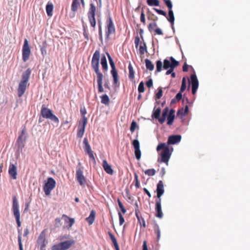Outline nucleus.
<instances>
[{
	"label": "nucleus",
	"instance_id": "f257e3e1",
	"mask_svg": "<svg viewBox=\"0 0 250 250\" xmlns=\"http://www.w3.org/2000/svg\"><path fill=\"white\" fill-rule=\"evenodd\" d=\"M179 65V62L176 61L173 57H170L169 60L167 59H165L164 60L163 64L160 60H158L156 62V70L155 73L161 72L162 68L164 69H168L172 67L175 68Z\"/></svg>",
	"mask_w": 250,
	"mask_h": 250
},
{
	"label": "nucleus",
	"instance_id": "f03ea898",
	"mask_svg": "<svg viewBox=\"0 0 250 250\" xmlns=\"http://www.w3.org/2000/svg\"><path fill=\"white\" fill-rule=\"evenodd\" d=\"M31 73V71L29 68L22 73L21 80L18 88V94L19 97H21L26 90Z\"/></svg>",
	"mask_w": 250,
	"mask_h": 250
},
{
	"label": "nucleus",
	"instance_id": "7ed1b4c3",
	"mask_svg": "<svg viewBox=\"0 0 250 250\" xmlns=\"http://www.w3.org/2000/svg\"><path fill=\"white\" fill-rule=\"evenodd\" d=\"M156 149L157 151L163 149L162 153L160 154L161 160H158V162L165 163L167 165H168V161L171 155V152L169 146L165 143H160L157 146Z\"/></svg>",
	"mask_w": 250,
	"mask_h": 250
},
{
	"label": "nucleus",
	"instance_id": "20e7f679",
	"mask_svg": "<svg viewBox=\"0 0 250 250\" xmlns=\"http://www.w3.org/2000/svg\"><path fill=\"white\" fill-rule=\"evenodd\" d=\"M41 114L43 118L50 119L57 124L59 122L58 118L53 113L51 109L46 107L44 105H42Z\"/></svg>",
	"mask_w": 250,
	"mask_h": 250
},
{
	"label": "nucleus",
	"instance_id": "39448f33",
	"mask_svg": "<svg viewBox=\"0 0 250 250\" xmlns=\"http://www.w3.org/2000/svg\"><path fill=\"white\" fill-rule=\"evenodd\" d=\"M12 199V210L13 212L14 216L16 219L18 228H19L21 226V222L20 221L21 215L19 210V204L17 198L15 196L13 197Z\"/></svg>",
	"mask_w": 250,
	"mask_h": 250
},
{
	"label": "nucleus",
	"instance_id": "423d86ee",
	"mask_svg": "<svg viewBox=\"0 0 250 250\" xmlns=\"http://www.w3.org/2000/svg\"><path fill=\"white\" fill-rule=\"evenodd\" d=\"M100 53L99 50H96L94 52L91 61V66L94 69L97 76H102L103 74L99 70V60Z\"/></svg>",
	"mask_w": 250,
	"mask_h": 250
},
{
	"label": "nucleus",
	"instance_id": "0eeeda50",
	"mask_svg": "<svg viewBox=\"0 0 250 250\" xmlns=\"http://www.w3.org/2000/svg\"><path fill=\"white\" fill-rule=\"evenodd\" d=\"M75 243V242L73 240L62 242L54 245L52 248V250H66L69 249Z\"/></svg>",
	"mask_w": 250,
	"mask_h": 250
},
{
	"label": "nucleus",
	"instance_id": "6e6552de",
	"mask_svg": "<svg viewBox=\"0 0 250 250\" xmlns=\"http://www.w3.org/2000/svg\"><path fill=\"white\" fill-rule=\"evenodd\" d=\"M56 181L52 177L47 178V182L45 183L43 186V191L46 195H49L51 191L55 188L56 186Z\"/></svg>",
	"mask_w": 250,
	"mask_h": 250
},
{
	"label": "nucleus",
	"instance_id": "1a4fd4ad",
	"mask_svg": "<svg viewBox=\"0 0 250 250\" xmlns=\"http://www.w3.org/2000/svg\"><path fill=\"white\" fill-rule=\"evenodd\" d=\"M96 7L93 3L90 4V8L87 13L88 18L92 27H95L96 25L95 13Z\"/></svg>",
	"mask_w": 250,
	"mask_h": 250
},
{
	"label": "nucleus",
	"instance_id": "9d476101",
	"mask_svg": "<svg viewBox=\"0 0 250 250\" xmlns=\"http://www.w3.org/2000/svg\"><path fill=\"white\" fill-rule=\"evenodd\" d=\"M31 53V50L29 46L28 42L27 39L24 41V43L22 46V55L23 62H26L29 58Z\"/></svg>",
	"mask_w": 250,
	"mask_h": 250
},
{
	"label": "nucleus",
	"instance_id": "9b49d317",
	"mask_svg": "<svg viewBox=\"0 0 250 250\" xmlns=\"http://www.w3.org/2000/svg\"><path fill=\"white\" fill-rule=\"evenodd\" d=\"M26 131L23 129L20 136H19L17 141V144L19 149H21L24 147V144L26 140V136L25 135Z\"/></svg>",
	"mask_w": 250,
	"mask_h": 250
},
{
	"label": "nucleus",
	"instance_id": "f8f14e48",
	"mask_svg": "<svg viewBox=\"0 0 250 250\" xmlns=\"http://www.w3.org/2000/svg\"><path fill=\"white\" fill-rule=\"evenodd\" d=\"M107 22V30L106 31L105 34L106 38H108L110 35L115 33V28L111 17L109 16L108 17Z\"/></svg>",
	"mask_w": 250,
	"mask_h": 250
},
{
	"label": "nucleus",
	"instance_id": "ddd939ff",
	"mask_svg": "<svg viewBox=\"0 0 250 250\" xmlns=\"http://www.w3.org/2000/svg\"><path fill=\"white\" fill-rule=\"evenodd\" d=\"M76 178L81 186H83L86 183V180L83 175V171L80 167L77 168L76 169Z\"/></svg>",
	"mask_w": 250,
	"mask_h": 250
},
{
	"label": "nucleus",
	"instance_id": "4468645a",
	"mask_svg": "<svg viewBox=\"0 0 250 250\" xmlns=\"http://www.w3.org/2000/svg\"><path fill=\"white\" fill-rule=\"evenodd\" d=\"M87 123V119L86 117H84L82 120V125L79 126L78 129L77 136L78 137L82 138L83 136Z\"/></svg>",
	"mask_w": 250,
	"mask_h": 250
},
{
	"label": "nucleus",
	"instance_id": "2eb2a0df",
	"mask_svg": "<svg viewBox=\"0 0 250 250\" xmlns=\"http://www.w3.org/2000/svg\"><path fill=\"white\" fill-rule=\"evenodd\" d=\"M155 216L159 218L163 217V213L162 211L161 199H157L155 203Z\"/></svg>",
	"mask_w": 250,
	"mask_h": 250
},
{
	"label": "nucleus",
	"instance_id": "dca6fc26",
	"mask_svg": "<svg viewBox=\"0 0 250 250\" xmlns=\"http://www.w3.org/2000/svg\"><path fill=\"white\" fill-rule=\"evenodd\" d=\"M8 173L10 176L14 180L17 179V167L15 164L10 163L8 168Z\"/></svg>",
	"mask_w": 250,
	"mask_h": 250
},
{
	"label": "nucleus",
	"instance_id": "f3484780",
	"mask_svg": "<svg viewBox=\"0 0 250 250\" xmlns=\"http://www.w3.org/2000/svg\"><path fill=\"white\" fill-rule=\"evenodd\" d=\"M182 137L180 135H172L169 136L167 140L168 145H174L179 143Z\"/></svg>",
	"mask_w": 250,
	"mask_h": 250
},
{
	"label": "nucleus",
	"instance_id": "a211bd4d",
	"mask_svg": "<svg viewBox=\"0 0 250 250\" xmlns=\"http://www.w3.org/2000/svg\"><path fill=\"white\" fill-rule=\"evenodd\" d=\"M165 191L164 184L162 181H159L157 185L156 192L157 199H161V197Z\"/></svg>",
	"mask_w": 250,
	"mask_h": 250
},
{
	"label": "nucleus",
	"instance_id": "6ab92c4d",
	"mask_svg": "<svg viewBox=\"0 0 250 250\" xmlns=\"http://www.w3.org/2000/svg\"><path fill=\"white\" fill-rule=\"evenodd\" d=\"M37 244L39 246L45 247L47 244V241L45 239V234L44 231L41 232L40 234L38 240Z\"/></svg>",
	"mask_w": 250,
	"mask_h": 250
},
{
	"label": "nucleus",
	"instance_id": "aec40b11",
	"mask_svg": "<svg viewBox=\"0 0 250 250\" xmlns=\"http://www.w3.org/2000/svg\"><path fill=\"white\" fill-rule=\"evenodd\" d=\"M103 167L104 171L108 174L112 175L113 174V170L111 168V166L108 164L106 160H104L103 162Z\"/></svg>",
	"mask_w": 250,
	"mask_h": 250
},
{
	"label": "nucleus",
	"instance_id": "412c9836",
	"mask_svg": "<svg viewBox=\"0 0 250 250\" xmlns=\"http://www.w3.org/2000/svg\"><path fill=\"white\" fill-rule=\"evenodd\" d=\"M103 75L97 76V83H98V92L99 93H102L104 92V89L103 87Z\"/></svg>",
	"mask_w": 250,
	"mask_h": 250
},
{
	"label": "nucleus",
	"instance_id": "4be33fe9",
	"mask_svg": "<svg viewBox=\"0 0 250 250\" xmlns=\"http://www.w3.org/2000/svg\"><path fill=\"white\" fill-rule=\"evenodd\" d=\"M95 211L94 210H92L90 212L89 216L86 218V220L88 222L89 225L93 224L95 220Z\"/></svg>",
	"mask_w": 250,
	"mask_h": 250
},
{
	"label": "nucleus",
	"instance_id": "5701e85b",
	"mask_svg": "<svg viewBox=\"0 0 250 250\" xmlns=\"http://www.w3.org/2000/svg\"><path fill=\"white\" fill-rule=\"evenodd\" d=\"M53 4L51 2H48L46 6V13L49 17H51L53 15Z\"/></svg>",
	"mask_w": 250,
	"mask_h": 250
},
{
	"label": "nucleus",
	"instance_id": "b1692460",
	"mask_svg": "<svg viewBox=\"0 0 250 250\" xmlns=\"http://www.w3.org/2000/svg\"><path fill=\"white\" fill-rule=\"evenodd\" d=\"M84 149L85 151L88 154L89 157L92 159L94 161L95 159L93 153V151L91 150L90 145L84 146Z\"/></svg>",
	"mask_w": 250,
	"mask_h": 250
},
{
	"label": "nucleus",
	"instance_id": "393cba45",
	"mask_svg": "<svg viewBox=\"0 0 250 250\" xmlns=\"http://www.w3.org/2000/svg\"><path fill=\"white\" fill-rule=\"evenodd\" d=\"M62 217L66 218L65 221L66 223H68V225L67 226L68 229L70 228L74 224L75 220L74 218H69L64 214L62 215Z\"/></svg>",
	"mask_w": 250,
	"mask_h": 250
},
{
	"label": "nucleus",
	"instance_id": "a878e982",
	"mask_svg": "<svg viewBox=\"0 0 250 250\" xmlns=\"http://www.w3.org/2000/svg\"><path fill=\"white\" fill-rule=\"evenodd\" d=\"M168 17H167V20L170 22L171 24H174L175 18L173 11L172 9H168Z\"/></svg>",
	"mask_w": 250,
	"mask_h": 250
},
{
	"label": "nucleus",
	"instance_id": "bb28decb",
	"mask_svg": "<svg viewBox=\"0 0 250 250\" xmlns=\"http://www.w3.org/2000/svg\"><path fill=\"white\" fill-rule=\"evenodd\" d=\"M191 83L192 86H199V83L196 77V75L195 74H193L191 75L190 76Z\"/></svg>",
	"mask_w": 250,
	"mask_h": 250
},
{
	"label": "nucleus",
	"instance_id": "cd10ccee",
	"mask_svg": "<svg viewBox=\"0 0 250 250\" xmlns=\"http://www.w3.org/2000/svg\"><path fill=\"white\" fill-rule=\"evenodd\" d=\"M101 63L104 70L107 71L108 69V65L107 60L105 56L103 55L101 60Z\"/></svg>",
	"mask_w": 250,
	"mask_h": 250
},
{
	"label": "nucleus",
	"instance_id": "c85d7f7f",
	"mask_svg": "<svg viewBox=\"0 0 250 250\" xmlns=\"http://www.w3.org/2000/svg\"><path fill=\"white\" fill-rule=\"evenodd\" d=\"M161 112V109L160 107L156 108V106L154 107L152 116L154 118H159V117L160 116V114Z\"/></svg>",
	"mask_w": 250,
	"mask_h": 250
},
{
	"label": "nucleus",
	"instance_id": "c756f323",
	"mask_svg": "<svg viewBox=\"0 0 250 250\" xmlns=\"http://www.w3.org/2000/svg\"><path fill=\"white\" fill-rule=\"evenodd\" d=\"M111 74L113 78L114 84H117L119 82L118 76L116 69H113L111 70Z\"/></svg>",
	"mask_w": 250,
	"mask_h": 250
},
{
	"label": "nucleus",
	"instance_id": "7c9ffc66",
	"mask_svg": "<svg viewBox=\"0 0 250 250\" xmlns=\"http://www.w3.org/2000/svg\"><path fill=\"white\" fill-rule=\"evenodd\" d=\"M101 103L105 105H108L109 104L110 100L107 95L104 94L101 97Z\"/></svg>",
	"mask_w": 250,
	"mask_h": 250
},
{
	"label": "nucleus",
	"instance_id": "2f4dec72",
	"mask_svg": "<svg viewBox=\"0 0 250 250\" xmlns=\"http://www.w3.org/2000/svg\"><path fill=\"white\" fill-rule=\"evenodd\" d=\"M145 63L146 66L148 70L150 71H152L154 69V66L149 60L146 59L145 60Z\"/></svg>",
	"mask_w": 250,
	"mask_h": 250
},
{
	"label": "nucleus",
	"instance_id": "473e14b6",
	"mask_svg": "<svg viewBox=\"0 0 250 250\" xmlns=\"http://www.w3.org/2000/svg\"><path fill=\"white\" fill-rule=\"evenodd\" d=\"M128 70H129L128 77H129V79L133 80L134 78V71L133 70V66L130 62L129 63V65H128Z\"/></svg>",
	"mask_w": 250,
	"mask_h": 250
},
{
	"label": "nucleus",
	"instance_id": "72a5a7b5",
	"mask_svg": "<svg viewBox=\"0 0 250 250\" xmlns=\"http://www.w3.org/2000/svg\"><path fill=\"white\" fill-rule=\"evenodd\" d=\"M18 243L19 246V249L20 250H23V247H22V244L21 243V231L20 229L19 228L18 229Z\"/></svg>",
	"mask_w": 250,
	"mask_h": 250
},
{
	"label": "nucleus",
	"instance_id": "f704fd0d",
	"mask_svg": "<svg viewBox=\"0 0 250 250\" xmlns=\"http://www.w3.org/2000/svg\"><path fill=\"white\" fill-rule=\"evenodd\" d=\"M147 4L151 6H158L160 5L159 0H146Z\"/></svg>",
	"mask_w": 250,
	"mask_h": 250
},
{
	"label": "nucleus",
	"instance_id": "c9c22d12",
	"mask_svg": "<svg viewBox=\"0 0 250 250\" xmlns=\"http://www.w3.org/2000/svg\"><path fill=\"white\" fill-rule=\"evenodd\" d=\"M79 5V0H73L71 5L72 11L74 12L76 11Z\"/></svg>",
	"mask_w": 250,
	"mask_h": 250
},
{
	"label": "nucleus",
	"instance_id": "e433bc0d",
	"mask_svg": "<svg viewBox=\"0 0 250 250\" xmlns=\"http://www.w3.org/2000/svg\"><path fill=\"white\" fill-rule=\"evenodd\" d=\"M147 52V47L145 42H143V45H141L139 47V53L141 55H143Z\"/></svg>",
	"mask_w": 250,
	"mask_h": 250
},
{
	"label": "nucleus",
	"instance_id": "4c0bfd02",
	"mask_svg": "<svg viewBox=\"0 0 250 250\" xmlns=\"http://www.w3.org/2000/svg\"><path fill=\"white\" fill-rule=\"evenodd\" d=\"M106 54L107 56V57H108V59L109 60V64L111 67V69H115L116 68L115 65L114 61H113V59H112L111 57L110 56V55H109V54L108 52H106Z\"/></svg>",
	"mask_w": 250,
	"mask_h": 250
},
{
	"label": "nucleus",
	"instance_id": "58836bf2",
	"mask_svg": "<svg viewBox=\"0 0 250 250\" xmlns=\"http://www.w3.org/2000/svg\"><path fill=\"white\" fill-rule=\"evenodd\" d=\"M157 27V24L156 22H152L149 24L148 26V30L150 32H152L155 30V28Z\"/></svg>",
	"mask_w": 250,
	"mask_h": 250
},
{
	"label": "nucleus",
	"instance_id": "ea45409f",
	"mask_svg": "<svg viewBox=\"0 0 250 250\" xmlns=\"http://www.w3.org/2000/svg\"><path fill=\"white\" fill-rule=\"evenodd\" d=\"M98 26H99V39L101 41L103 40V35L102 30V23L101 20H98Z\"/></svg>",
	"mask_w": 250,
	"mask_h": 250
},
{
	"label": "nucleus",
	"instance_id": "a19ab883",
	"mask_svg": "<svg viewBox=\"0 0 250 250\" xmlns=\"http://www.w3.org/2000/svg\"><path fill=\"white\" fill-rule=\"evenodd\" d=\"M175 118V115L169 114L167 117V124L171 125L172 124Z\"/></svg>",
	"mask_w": 250,
	"mask_h": 250
},
{
	"label": "nucleus",
	"instance_id": "79ce46f5",
	"mask_svg": "<svg viewBox=\"0 0 250 250\" xmlns=\"http://www.w3.org/2000/svg\"><path fill=\"white\" fill-rule=\"evenodd\" d=\"M145 173L148 176H153L156 173V171L154 168L148 169L145 171Z\"/></svg>",
	"mask_w": 250,
	"mask_h": 250
},
{
	"label": "nucleus",
	"instance_id": "37998d69",
	"mask_svg": "<svg viewBox=\"0 0 250 250\" xmlns=\"http://www.w3.org/2000/svg\"><path fill=\"white\" fill-rule=\"evenodd\" d=\"M186 88V80L185 78H183L182 79V85L180 88V90L181 92H184Z\"/></svg>",
	"mask_w": 250,
	"mask_h": 250
},
{
	"label": "nucleus",
	"instance_id": "c03bdc74",
	"mask_svg": "<svg viewBox=\"0 0 250 250\" xmlns=\"http://www.w3.org/2000/svg\"><path fill=\"white\" fill-rule=\"evenodd\" d=\"M138 90L140 93H143L145 91L144 83L143 81L140 82L139 84Z\"/></svg>",
	"mask_w": 250,
	"mask_h": 250
},
{
	"label": "nucleus",
	"instance_id": "a18cd8bd",
	"mask_svg": "<svg viewBox=\"0 0 250 250\" xmlns=\"http://www.w3.org/2000/svg\"><path fill=\"white\" fill-rule=\"evenodd\" d=\"M111 240L113 243L115 249L116 250H120L119 247L118 246V243L117 242L116 239L115 237H111Z\"/></svg>",
	"mask_w": 250,
	"mask_h": 250
},
{
	"label": "nucleus",
	"instance_id": "49530a36",
	"mask_svg": "<svg viewBox=\"0 0 250 250\" xmlns=\"http://www.w3.org/2000/svg\"><path fill=\"white\" fill-rule=\"evenodd\" d=\"M132 145L134 147V149H137L140 148V143L138 140H134L132 142Z\"/></svg>",
	"mask_w": 250,
	"mask_h": 250
},
{
	"label": "nucleus",
	"instance_id": "de8ad7c7",
	"mask_svg": "<svg viewBox=\"0 0 250 250\" xmlns=\"http://www.w3.org/2000/svg\"><path fill=\"white\" fill-rule=\"evenodd\" d=\"M164 2L168 9H171L172 8L173 5L171 0H165Z\"/></svg>",
	"mask_w": 250,
	"mask_h": 250
},
{
	"label": "nucleus",
	"instance_id": "09e8293b",
	"mask_svg": "<svg viewBox=\"0 0 250 250\" xmlns=\"http://www.w3.org/2000/svg\"><path fill=\"white\" fill-rule=\"evenodd\" d=\"M137 126V125L136 122L134 121H133L132 122V123L131 124V125H130V131L131 132H133L135 131Z\"/></svg>",
	"mask_w": 250,
	"mask_h": 250
},
{
	"label": "nucleus",
	"instance_id": "8fccbe9b",
	"mask_svg": "<svg viewBox=\"0 0 250 250\" xmlns=\"http://www.w3.org/2000/svg\"><path fill=\"white\" fill-rule=\"evenodd\" d=\"M117 201H118V203L119 208H120L122 212L123 213H125L126 212V210L125 208V207H124L123 204L122 203V202L119 199H118Z\"/></svg>",
	"mask_w": 250,
	"mask_h": 250
},
{
	"label": "nucleus",
	"instance_id": "3c124183",
	"mask_svg": "<svg viewBox=\"0 0 250 250\" xmlns=\"http://www.w3.org/2000/svg\"><path fill=\"white\" fill-rule=\"evenodd\" d=\"M135 155L137 160H140L141 157V152L140 149H135Z\"/></svg>",
	"mask_w": 250,
	"mask_h": 250
},
{
	"label": "nucleus",
	"instance_id": "603ef678",
	"mask_svg": "<svg viewBox=\"0 0 250 250\" xmlns=\"http://www.w3.org/2000/svg\"><path fill=\"white\" fill-rule=\"evenodd\" d=\"M153 9L158 14L167 17V13L164 11L154 8Z\"/></svg>",
	"mask_w": 250,
	"mask_h": 250
},
{
	"label": "nucleus",
	"instance_id": "864d4df0",
	"mask_svg": "<svg viewBox=\"0 0 250 250\" xmlns=\"http://www.w3.org/2000/svg\"><path fill=\"white\" fill-rule=\"evenodd\" d=\"M169 109L167 107L165 108L162 112V117L166 118L168 116Z\"/></svg>",
	"mask_w": 250,
	"mask_h": 250
},
{
	"label": "nucleus",
	"instance_id": "5fc2aeb1",
	"mask_svg": "<svg viewBox=\"0 0 250 250\" xmlns=\"http://www.w3.org/2000/svg\"><path fill=\"white\" fill-rule=\"evenodd\" d=\"M163 95V91L161 87L158 88V91L156 94V98L158 99H159L161 98Z\"/></svg>",
	"mask_w": 250,
	"mask_h": 250
},
{
	"label": "nucleus",
	"instance_id": "6e6d98bb",
	"mask_svg": "<svg viewBox=\"0 0 250 250\" xmlns=\"http://www.w3.org/2000/svg\"><path fill=\"white\" fill-rule=\"evenodd\" d=\"M118 215L119 217V224L121 226L125 222V219L120 212H118Z\"/></svg>",
	"mask_w": 250,
	"mask_h": 250
},
{
	"label": "nucleus",
	"instance_id": "4d7b16f0",
	"mask_svg": "<svg viewBox=\"0 0 250 250\" xmlns=\"http://www.w3.org/2000/svg\"><path fill=\"white\" fill-rule=\"evenodd\" d=\"M135 180V187L136 188H139L140 187V183L138 180V176L136 173H135L134 175Z\"/></svg>",
	"mask_w": 250,
	"mask_h": 250
},
{
	"label": "nucleus",
	"instance_id": "13d9d810",
	"mask_svg": "<svg viewBox=\"0 0 250 250\" xmlns=\"http://www.w3.org/2000/svg\"><path fill=\"white\" fill-rule=\"evenodd\" d=\"M135 215H136V216L137 218V220L138 221V222H139L140 224L141 225H142V222H141V220H142V218H143V217H142L139 214V213L137 211V210L136 209H135Z\"/></svg>",
	"mask_w": 250,
	"mask_h": 250
},
{
	"label": "nucleus",
	"instance_id": "bf43d9fd",
	"mask_svg": "<svg viewBox=\"0 0 250 250\" xmlns=\"http://www.w3.org/2000/svg\"><path fill=\"white\" fill-rule=\"evenodd\" d=\"M183 92H181L180 91L176 95L175 99L177 100V101H180L182 98V93Z\"/></svg>",
	"mask_w": 250,
	"mask_h": 250
},
{
	"label": "nucleus",
	"instance_id": "052dcab7",
	"mask_svg": "<svg viewBox=\"0 0 250 250\" xmlns=\"http://www.w3.org/2000/svg\"><path fill=\"white\" fill-rule=\"evenodd\" d=\"M140 42V37L138 36H136L135 38V41H134V43H135L136 48H137L138 47Z\"/></svg>",
	"mask_w": 250,
	"mask_h": 250
},
{
	"label": "nucleus",
	"instance_id": "680f3d73",
	"mask_svg": "<svg viewBox=\"0 0 250 250\" xmlns=\"http://www.w3.org/2000/svg\"><path fill=\"white\" fill-rule=\"evenodd\" d=\"M140 21L143 23H145V22H146L145 15L143 11H142L141 14Z\"/></svg>",
	"mask_w": 250,
	"mask_h": 250
},
{
	"label": "nucleus",
	"instance_id": "e2e57ef3",
	"mask_svg": "<svg viewBox=\"0 0 250 250\" xmlns=\"http://www.w3.org/2000/svg\"><path fill=\"white\" fill-rule=\"evenodd\" d=\"M146 85L148 87L150 88L153 85V81L151 79H149L146 82Z\"/></svg>",
	"mask_w": 250,
	"mask_h": 250
},
{
	"label": "nucleus",
	"instance_id": "0e129e2a",
	"mask_svg": "<svg viewBox=\"0 0 250 250\" xmlns=\"http://www.w3.org/2000/svg\"><path fill=\"white\" fill-rule=\"evenodd\" d=\"M61 219L60 218H57L55 219V225L56 227H59L61 226Z\"/></svg>",
	"mask_w": 250,
	"mask_h": 250
},
{
	"label": "nucleus",
	"instance_id": "69168bd1",
	"mask_svg": "<svg viewBox=\"0 0 250 250\" xmlns=\"http://www.w3.org/2000/svg\"><path fill=\"white\" fill-rule=\"evenodd\" d=\"M80 112H81L82 115L83 116V118L84 117H85V115L86 114V110L85 107L81 108Z\"/></svg>",
	"mask_w": 250,
	"mask_h": 250
},
{
	"label": "nucleus",
	"instance_id": "338daca9",
	"mask_svg": "<svg viewBox=\"0 0 250 250\" xmlns=\"http://www.w3.org/2000/svg\"><path fill=\"white\" fill-rule=\"evenodd\" d=\"M155 233L157 234V239L159 240L160 238V230L159 229L158 226L157 227V229H155Z\"/></svg>",
	"mask_w": 250,
	"mask_h": 250
},
{
	"label": "nucleus",
	"instance_id": "774afa93",
	"mask_svg": "<svg viewBox=\"0 0 250 250\" xmlns=\"http://www.w3.org/2000/svg\"><path fill=\"white\" fill-rule=\"evenodd\" d=\"M158 35H163V32L162 31V30L160 28H158V27H157L155 30L154 31Z\"/></svg>",
	"mask_w": 250,
	"mask_h": 250
}]
</instances>
